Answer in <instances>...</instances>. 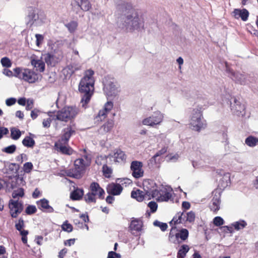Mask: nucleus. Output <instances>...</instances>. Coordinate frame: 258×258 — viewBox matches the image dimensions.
Listing matches in <instances>:
<instances>
[{
    "instance_id": "obj_4",
    "label": "nucleus",
    "mask_w": 258,
    "mask_h": 258,
    "mask_svg": "<svg viewBox=\"0 0 258 258\" xmlns=\"http://www.w3.org/2000/svg\"><path fill=\"white\" fill-rule=\"evenodd\" d=\"M206 106L198 104L190 111L189 124L192 130L200 132L207 126L206 121L204 119L203 112Z\"/></svg>"
},
{
    "instance_id": "obj_54",
    "label": "nucleus",
    "mask_w": 258,
    "mask_h": 258,
    "mask_svg": "<svg viewBox=\"0 0 258 258\" xmlns=\"http://www.w3.org/2000/svg\"><path fill=\"white\" fill-rule=\"evenodd\" d=\"M148 207L150 208L151 212L155 213L157 211L158 205L156 202L151 201L148 203Z\"/></svg>"
},
{
    "instance_id": "obj_20",
    "label": "nucleus",
    "mask_w": 258,
    "mask_h": 258,
    "mask_svg": "<svg viewBox=\"0 0 258 258\" xmlns=\"http://www.w3.org/2000/svg\"><path fill=\"white\" fill-rule=\"evenodd\" d=\"M81 65L79 63H73L68 65L62 70V73L66 77H70L76 71L80 70Z\"/></svg>"
},
{
    "instance_id": "obj_15",
    "label": "nucleus",
    "mask_w": 258,
    "mask_h": 258,
    "mask_svg": "<svg viewBox=\"0 0 258 258\" xmlns=\"http://www.w3.org/2000/svg\"><path fill=\"white\" fill-rule=\"evenodd\" d=\"M233 102L231 101V110L232 113L237 116H243L245 114V105L237 100L235 98L232 99Z\"/></svg>"
},
{
    "instance_id": "obj_62",
    "label": "nucleus",
    "mask_w": 258,
    "mask_h": 258,
    "mask_svg": "<svg viewBox=\"0 0 258 258\" xmlns=\"http://www.w3.org/2000/svg\"><path fill=\"white\" fill-rule=\"evenodd\" d=\"M17 100L15 98H10L6 100V104L8 106H11L16 103Z\"/></svg>"
},
{
    "instance_id": "obj_49",
    "label": "nucleus",
    "mask_w": 258,
    "mask_h": 258,
    "mask_svg": "<svg viewBox=\"0 0 258 258\" xmlns=\"http://www.w3.org/2000/svg\"><path fill=\"white\" fill-rule=\"evenodd\" d=\"M213 224L216 226H221L224 224V220L222 217L217 216L214 218Z\"/></svg>"
},
{
    "instance_id": "obj_7",
    "label": "nucleus",
    "mask_w": 258,
    "mask_h": 258,
    "mask_svg": "<svg viewBox=\"0 0 258 258\" xmlns=\"http://www.w3.org/2000/svg\"><path fill=\"white\" fill-rule=\"evenodd\" d=\"M90 163L91 158L89 156H85L76 159L74 162V168L68 173V175L76 178H81L86 167L89 166Z\"/></svg>"
},
{
    "instance_id": "obj_25",
    "label": "nucleus",
    "mask_w": 258,
    "mask_h": 258,
    "mask_svg": "<svg viewBox=\"0 0 258 258\" xmlns=\"http://www.w3.org/2000/svg\"><path fill=\"white\" fill-rule=\"evenodd\" d=\"M75 133V129L72 126H68L63 130V133L61 139L59 141L62 142L64 144H67L70 137Z\"/></svg>"
},
{
    "instance_id": "obj_48",
    "label": "nucleus",
    "mask_w": 258,
    "mask_h": 258,
    "mask_svg": "<svg viewBox=\"0 0 258 258\" xmlns=\"http://www.w3.org/2000/svg\"><path fill=\"white\" fill-rule=\"evenodd\" d=\"M234 79L241 84H243L245 83V77L240 74L236 73L234 75Z\"/></svg>"
},
{
    "instance_id": "obj_14",
    "label": "nucleus",
    "mask_w": 258,
    "mask_h": 258,
    "mask_svg": "<svg viewBox=\"0 0 258 258\" xmlns=\"http://www.w3.org/2000/svg\"><path fill=\"white\" fill-rule=\"evenodd\" d=\"M143 164L142 162L133 161L131 164V170L132 175L135 178H139L144 176V171L143 168Z\"/></svg>"
},
{
    "instance_id": "obj_52",
    "label": "nucleus",
    "mask_w": 258,
    "mask_h": 258,
    "mask_svg": "<svg viewBox=\"0 0 258 258\" xmlns=\"http://www.w3.org/2000/svg\"><path fill=\"white\" fill-rule=\"evenodd\" d=\"M16 149V146L15 145H12L5 148L3 151L8 154H12L15 152Z\"/></svg>"
},
{
    "instance_id": "obj_2",
    "label": "nucleus",
    "mask_w": 258,
    "mask_h": 258,
    "mask_svg": "<svg viewBox=\"0 0 258 258\" xmlns=\"http://www.w3.org/2000/svg\"><path fill=\"white\" fill-rule=\"evenodd\" d=\"M94 72L91 70H87L84 77L81 79L78 90L81 94V104L83 107L90 102V100L94 93L95 79L94 77Z\"/></svg>"
},
{
    "instance_id": "obj_26",
    "label": "nucleus",
    "mask_w": 258,
    "mask_h": 258,
    "mask_svg": "<svg viewBox=\"0 0 258 258\" xmlns=\"http://www.w3.org/2000/svg\"><path fill=\"white\" fill-rule=\"evenodd\" d=\"M185 215L186 213L184 212L177 213L170 222V224L172 225L180 223L184 224L186 222Z\"/></svg>"
},
{
    "instance_id": "obj_16",
    "label": "nucleus",
    "mask_w": 258,
    "mask_h": 258,
    "mask_svg": "<svg viewBox=\"0 0 258 258\" xmlns=\"http://www.w3.org/2000/svg\"><path fill=\"white\" fill-rule=\"evenodd\" d=\"M144 191L139 189L133 190L132 192L131 196L133 198L136 199L139 202H142L143 200H151V196L149 194V189L144 186Z\"/></svg>"
},
{
    "instance_id": "obj_61",
    "label": "nucleus",
    "mask_w": 258,
    "mask_h": 258,
    "mask_svg": "<svg viewBox=\"0 0 258 258\" xmlns=\"http://www.w3.org/2000/svg\"><path fill=\"white\" fill-rule=\"evenodd\" d=\"M40 113V111L39 109L35 108L31 112V117L33 119H35L37 117Z\"/></svg>"
},
{
    "instance_id": "obj_31",
    "label": "nucleus",
    "mask_w": 258,
    "mask_h": 258,
    "mask_svg": "<svg viewBox=\"0 0 258 258\" xmlns=\"http://www.w3.org/2000/svg\"><path fill=\"white\" fill-rule=\"evenodd\" d=\"M233 230L239 231L245 228L247 225V222L244 220H239L232 223Z\"/></svg>"
},
{
    "instance_id": "obj_51",
    "label": "nucleus",
    "mask_w": 258,
    "mask_h": 258,
    "mask_svg": "<svg viewBox=\"0 0 258 258\" xmlns=\"http://www.w3.org/2000/svg\"><path fill=\"white\" fill-rule=\"evenodd\" d=\"M154 225L160 227L161 230L163 231H165L167 228V224L159 222L158 221H154Z\"/></svg>"
},
{
    "instance_id": "obj_55",
    "label": "nucleus",
    "mask_w": 258,
    "mask_h": 258,
    "mask_svg": "<svg viewBox=\"0 0 258 258\" xmlns=\"http://www.w3.org/2000/svg\"><path fill=\"white\" fill-rule=\"evenodd\" d=\"M33 164L31 162H26L24 164L23 170L26 173H29L33 168Z\"/></svg>"
},
{
    "instance_id": "obj_10",
    "label": "nucleus",
    "mask_w": 258,
    "mask_h": 258,
    "mask_svg": "<svg viewBox=\"0 0 258 258\" xmlns=\"http://www.w3.org/2000/svg\"><path fill=\"white\" fill-rule=\"evenodd\" d=\"M164 114L160 111H156L150 116L144 118L142 120L143 124L150 126H155L160 125L164 119Z\"/></svg>"
},
{
    "instance_id": "obj_19",
    "label": "nucleus",
    "mask_w": 258,
    "mask_h": 258,
    "mask_svg": "<svg viewBox=\"0 0 258 258\" xmlns=\"http://www.w3.org/2000/svg\"><path fill=\"white\" fill-rule=\"evenodd\" d=\"M114 126V121L113 119H107L98 129V133L100 135H105L110 132Z\"/></svg>"
},
{
    "instance_id": "obj_38",
    "label": "nucleus",
    "mask_w": 258,
    "mask_h": 258,
    "mask_svg": "<svg viewBox=\"0 0 258 258\" xmlns=\"http://www.w3.org/2000/svg\"><path fill=\"white\" fill-rule=\"evenodd\" d=\"M21 134V132L16 127H13L11 129V137L14 140H18Z\"/></svg>"
},
{
    "instance_id": "obj_9",
    "label": "nucleus",
    "mask_w": 258,
    "mask_h": 258,
    "mask_svg": "<svg viewBox=\"0 0 258 258\" xmlns=\"http://www.w3.org/2000/svg\"><path fill=\"white\" fill-rule=\"evenodd\" d=\"M103 91L107 99L111 101L118 97L120 90L117 83L106 81L104 84Z\"/></svg>"
},
{
    "instance_id": "obj_32",
    "label": "nucleus",
    "mask_w": 258,
    "mask_h": 258,
    "mask_svg": "<svg viewBox=\"0 0 258 258\" xmlns=\"http://www.w3.org/2000/svg\"><path fill=\"white\" fill-rule=\"evenodd\" d=\"M176 228L175 227H172L169 235V240L171 243L176 244L179 243V238L176 232Z\"/></svg>"
},
{
    "instance_id": "obj_30",
    "label": "nucleus",
    "mask_w": 258,
    "mask_h": 258,
    "mask_svg": "<svg viewBox=\"0 0 258 258\" xmlns=\"http://www.w3.org/2000/svg\"><path fill=\"white\" fill-rule=\"evenodd\" d=\"M220 195H215L212 200L210 205L211 210L214 212H217L220 209Z\"/></svg>"
},
{
    "instance_id": "obj_22",
    "label": "nucleus",
    "mask_w": 258,
    "mask_h": 258,
    "mask_svg": "<svg viewBox=\"0 0 258 258\" xmlns=\"http://www.w3.org/2000/svg\"><path fill=\"white\" fill-rule=\"evenodd\" d=\"M233 16L235 19L241 18L243 21H246L249 16V12L245 9H236L233 12Z\"/></svg>"
},
{
    "instance_id": "obj_41",
    "label": "nucleus",
    "mask_w": 258,
    "mask_h": 258,
    "mask_svg": "<svg viewBox=\"0 0 258 258\" xmlns=\"http://www.w3.org/2000/svg\"><path fill=\"white\" fill-rule=\"evenodd\" d=\"M167 151V148L164 147L158 151L150 160L151 163H156V158L165 154Z\"/></svg>"
},
{
    "instance_id": "obj_40",
    "label": "nucleus",
    "mask_w": 258,
    "mask_h": 258,
    "mask_svg": "<svg viewBox=\"0 0 258 258\" xmlns=\"http://www.w3.org/2000/svg\"><path fill=\"white\" fill-rule=\"evenodd\" d=\"M70 33H74L77 28L78 23L76 21H72L65 25Z\"/></svg>"
},
{
    "instance_id": "obj_12",
    "label": "nucleus",
    "mask_w": 258,
    "mask_h": 258,
    "mask_svg": "<svg viewBox=\"0 0 258 258\" xmlns=\"http://www.w3.org/2000/svg\"><path fill=\"white\" fill-rule=\"evenodd\" d=\"M10 213L13 218H16L22 212L23 205L18 200H10L9 203Z\"/></svg>"
},
{
    "instance_id": "obj_37",
    "label": "nucleus",
    "mask_w": 258,
    "mask_h": 258,
    "mask_svg": "<svg viewBox=\"0 0 258 258\" xmlns=\"http://www.w3.org/2000/svg\"><path fill=\"white\" fill-rule=\"evenodd\" d=\"M35 141L30 137H26L22 141L23 145L28 148H32L35 145Z\"/></svg>"
},
{
    "instance_id": "obj_17",
    "label": "nucleus",
    "mask_w": 258,
    "mask_h": 258,
    "mask_svg": "<svg viewBox=\"0 0 258 258\" xmlns=\"http://www.w3.org/2000/svg\"><path fill=\"white\" fill-rule=\"evenodd\" d=\"M71 5L74 8H80L83 11H88L91 8V5L88 0H73Z\"/></svg>"
},
{
    "instance_id": "obj_33",
    "label": "nucleus",
    "mask_w": 258,
    "mask_h": 258,
    "mask_svg": "<svg viewBox=\"0 0 258 258\" xmlns=\"http://www.w3.org/2000/svg\"><path fill=\"white\" fill-rule=\"evenodd\" d=\"M245 143L249 147H254L258 145V138L252 136H248L246 138Z\"/></svg>"
},
{
    "instance_id": "obj_24",
    "label": "nucleus",
    "mask_w": 258,
    "mask_h": 258,
    "mask_svg": "<svg viewBox=\"0 0 258 258\" xmlns=\"http://www.w3.org/2000/svg\"><path fill=\"white\" fill-rule=\"evenodd\" d=\"M143 222L140 219H134L132 221L130 224V229L133 234L135 232H141L143 227Z\"/></svg>"
},
{
    "instance_id": "obj_42",
    "label": "nucleus",
    "mask_w": 258,
    "mask_h": 258,
    "mask_svg": "<svg viewBox=\"0 0 258 258\" xmlns=\"http://www.w3.org/2000/svg\"><path fill=\"white\" fill-rule=\"evenodd\" d=\"M97 197L96 195H94L92 192L90 191L85 196V201L87 203H92L96 202V198Z\"/></svg>"
},
{
    "instance_id": "obj_64",
    "label": "nucleus",
    "mask_w": 258,
    "mask_h": 258,
    "mask_svg": "<svg viewBox=\"0 0 258 258\" xmlns=\"http://www.w3.org/2000/svg\"><path fill=\"white\" fill-rule=\"evenodd\" d=\"M9 131L7 128L3 126H0V139L3 137L4 135L8 133Z\"/></svg>"
},
{
    "instance_id": "obj_53",
    "label": "nucleus",
    "mask_w": 258,
    "mask_h": 258,
    "mask_svg": "<svg viewBox=\"0 0 258 258\" xmlns=\"http://www.w3.org/2000/svg\"><path fill=\"white\" fill-rule=\"evenodd\" d=\"M220 229L227 233H232L234 232L233 228L232 225V223L229 226H222Z\"/></svg>"
},
{
    "instance_id": "obj_44",
    "label": "nucleus",
    "mask_w": 258,
    "mask_h": 258,
    "mask_svg": "<svg viewBox=\"0 0 258 258\" xmlns=\"http://www.w3.org/2000/svg\"><path fill=\"white\" fill-rule=\"evenodd\" d=\"M1 63L3 67L7 68H10L12 65L11 60L7 57H3L1 59Z\"/></svg>"
},
{
    "instance_id": "obj_1",
    "label": "nucleus",
    "mask_w": 258,
    "mask_h": 258,
    "mask_svg": "<svg viewBox=\"0 0 258 258\" xmlns=\"http://www.w3.org/2000/svg\"><path fill=\"white\" fill-rule=\"evenodd\" d=\"M145 21V15L141 10L130 7L124 13L122 28L129 32L139 31L144 28Z\"/></svg>"
},
{
    "instance_id": "obj_46",
    "label": "nucleus",
    "mask_w": 258,
    "mask_h": 258,
    "mask_svg": "<svg viewBox=\"0 0 258 258\" xmlns=\"http://www.w3.org/2000/svg\"><path fill=\"white\" fill-rule=\"evenodd\" d=\"M186 213V222L189 223H193L195 221L196 215L192 211H189Z\"/></svg>"
},
{
    "instance_id": "obj_50",
    "label": "nucleus",
    "mask_w": 258,
    "mask_h": 258,
    "mask_svg": "<svg viewBox=\"0 0 258 258\" xmlns=\"http://www.w3.org/2000/svg\"><path fill=\"white\" fill-rule=\"evenodd\" d=\"M24 195V190L23 188H20L14 191L12 194V197L13 198L15 199L18 197H22Z\"/></svg>"
},
{
    "instance_id": "obj_3",
    "label": "nucleus",
    "mask_w": 258,
    "mask_h": 258,
    "mask_svg": "<svg viewBox=\"0 0 258 258\" xmlns=\"http://www.w3.org/2000/svg\"><path fill=\"white\" fill-rule=\"evenodd\" d=\"M143 186L149 189V194L152 198L157 202H167L172 197V189L169 187L161 186L157 187L154 181L150 179L143 182Z\"/></svg>"
},
{
    "instance_id": "obj_28",
    "label": "nucleus",
    "mask_w": 258,
    "mask_h": 258,
    "mask_svg": "<svg viewBox=\"0 0 258 258\" xmlns=\"http://www.w3.org/2000/svg\"><path fill=\"white\" fill-rule=\"evenodd\" d=\"M37 204L40 209L48 213H52L53 208L49 205V202L45 199H43L37 202Z\"/></svg>"
},
{
    "instance_id": "obj_18",
    "label": "nucleus",
    "mask_w": 258,
    "mask_h": 258,
    "mask_svg": "<svg viewBox=\"0 0 258 258\" xmlns=\"http://www.w3.org/2000/svg\"><path fill=\"white\" fill-rule=\"evenodd\" d=\"M42 58V55L40 57L34 56L31 58V63L32 66L36 69V70L40 72H43L45 70V65Z\"/></svg>"
},
{
    "instance_id": "obj_45",
    "label": "nucleus",
    "mask_w": 258,
    "mask_h": 258,
    "mask_svg": "<svg viewBox=\"0 0 258 258\" xmlns=\"http://www.w3.org/2000/svg\"><path fill=\"white\" fill-rule=\"evenodd\" d=\"M102 171L103 175L107 178L111 177V175L112 172V170L110 167H108L106 165H104L102 167Z\"/></svg>"
},
{
    "instance_id": "obj_39",
    "label": "nucleus",
    "mask_w": 258,
    "mask_h": 258,
    "mask_svg": "<svg viewBox=\"0 0 258 258\" xmlns=\"http://www.w3.org/2000/svg\"><path fill=\"white\" fill-rule=\"evenodd\" d=\"M177 233L178 238L182 241L185 240L188 237V231L186 229H181Z\"/></svg>"
},
{
    "instance_id": "obj_56",
    "label": "nucleus",
    "mask_w": 258,
    "mask_h": 258,
    "mask_svg": "<svg viewBox=\"0 0 258 258\" xmlns=\"http://www.w3.org/2000/svg\"><path fill=\"white\" fill-rule=\"evenodd\" d=\"M36 38V44L37 46H39L42 43L44 37L42 35L39 34H36L35 35Z\"/></svg>"
},
{
    "instance_id": "obj_13",
    "label": "nucleus",
    "mask_w": 258,
    "mask_h": 258,
    "mask_svg": "<svg viewBox=\"0 0 258 258\" xmlns=\"http://www.w3.org/2000/svg\"><path fill=\"white\" fill-rule=\"evenodd\" d=\"M113 102L111 100L107 101L103 105L102 109H101L95 117V119L97 121H102L105 119L108 114L112 110L113 108Z\"/></svg>"
},
{
    "instance_id": "obj_8",
    "label": "nucleus",
    "mask_w": 258,
    "mask_h": 258,
    "mask_svg": "<svg viewBox=\"0 0 258 258\" xmlns=\"http://www.w3.org/2000/svg\"><path fill=\"white\" fill-rule=\"evenodd\" d=\"M78 112L79 110L76 107H65L57 112L56 119L61 121L68 122L74 119Z\"/></svg>"
},
{
    "instance_id": "obj_35",
    "label": "nucleus",
    "mask_w": 258,
    "mask_h": 258,
    "mask_svg": "<svg viewBox=\"0 0 258 258\" xmlns=\"http://www.w3.org/2000/svg\"><path fill=\"white\" fill-rule=\"evenodd\" d=\"M230 183V175L227 173L224 174L222 178L220 180V185L221 188H224L228 186Z\"/></svg>"
},
{
    "instance_id": "obj_58",
    "label": "nucleus",
    "mask_w": 258,
    "mask_h": 258,
    "mask_svg": "<svg viewBox=\"0 0 258 258\" xmlns=\"http://www.w3.org/2000/svg\"><path fill=\"white\" fill-rule=\"evenodd\" d=\"M36 208L34 206L30 205L27 207L25 212L28 215L35 213L36 212Z\"/></svg>"
},
{
    "instance_id": "obj_27",
    "label": "nucleus",
    "mask_w": 258,
    "mask_h": 258,
    "mask_svg": "<svg viewBox=\"0 0 258 258\" xmlns=\"http://www.w3.org/2000/svg\"><path fill=\"white\" fill-rule=\"evenodd\" d=\"M62 142L58 141L55 144V147L57 151L61 152L63 154L71 155L73 150L70 147L66 146Z\"/></svg>"
},
{
    "instance_id": "obj_23",
    "label": "nucleus",
    "mask_w": 258,
    "mask_h": 258,
    "mask_svg": "<svg viewBox=\"0 0 258 258\" xmlns=\"http://www.w3.org/2000/svg\"><path fill=\"white\" fill-rule=\"evenodd\" d=\"M90 191L98 198H102L104 194V190L100 186L98 183L93 182L90 185Z\"/></svg>"
},
{
    "instance_id": "obj_5",
    "label": "nucleus",
    "mask_w": 258,
    "mask_h": 258,
    "mask_svg": "<svg viewBox=\"0 0 258 258\" xmlns=\"http://www.w3.org/2000/svg\"><path fill=\"white\" fill-rule=\"evenodd\" d=\"M27 18L28 24L35 27L43 25L47 20L45 13L35 7L29 8Z\"/></svg>"
},
{
    "instance_id": "obj_36",
    "label": "nucleus",
    "mask_w": 258,
    "mask_h": 258,
    "mask_svg": "<svg viewBox=\"0 0 258 258\" xmlns=\"http://www.w3.org/2000/svg\"><path fill=\"white\" fill-rule=\"evenodd\" d=\"M83 195V191L81 189H77L71 194V198L73 200H80Z\"/></svg>"
},
{
    "instance_id": "obj_11",
    "label": "nucleus",
    "mask_w": 258,
    "mask_h": 258,
    "mask_svg": "<svg viewBox=\"0 0 258 258\" xmlns=\"http://www.w3.org/2000/svg\"><path fill=\"white\" fill-rule=\"evenodd\" d=\"M126 158V156L124 152L120 149H117L107 156L106 162L108 164H121L125 161Z\"/></svg>"
},
{
    "instance_id": "obj_60",
    "label": "nucleus",
    "mask_w": 258,
    "mask_h": 258,
    "mask_svg": "<svg viewBox=\"0 0 258 258\" xmlns=\"http://www.w3.org/2000/svg\"><path fill=\"white\" fill-rule=\"evenodd\" d=\"M26 104V109L27 110H31L33 107L34 100L32 99H28L27 100Z\"/></svg>"
},
{
    "instance_id": "obj_47",
    "label": "nucleus",
    "mask_w": 258,
    "mask_h": 258,
    "mask_svg": "<svg viewBox=\"0 0 258 258\" xmlns=\"http://www.w3.org/2000/svg\"><path fill=\"white\" fill-rule=\"evenodd\" d=\"M62 230L68 232H71L73 230V226L68 223V221H66L61 225Z\"/></svg>"
},
{
    "instance_id": "obj_57",
    "label": "nucleus",
    "mask_w": 258,
    "mask_h": 258,
    "mask_svg": "<svg viewBox=\"0 0 258 258\" xmlns=\"http://www.w3.org/2000/svg\"><path fill=\"white\" fill-rule=\"evenodd\" d=\"M179 157V156L178 154H170L168 155L167 156V160L172 162L177 161Z\"/></svg>"
},
{
    "instance_id": "obj_34",
    "label": "nucleus",
    "mask_w": 258,
    "mask_h": 258,
    "mask_svg": "<svg viewBox=\"0 0 258 258\" xmlns=\"http://www.w3.org/2000/svg\"><path fill=\"white\" fill-rule=\"evenodd\" d=\"M189 250V247L186 244L182 245L177 252V257L178 258H184Z\"/></svg>"
},
{
    "instance_id": "obj_6",
    "label": "nucleus",
    "mask_w": 258,
    "mask_h": 258,
    "mask_svg": "<svg viewBox=\"0 0 258 258\" xmlns=\"http://www.w3.org/2000/svg\"><path fill=\"white\" fill-rule=\"evenodd\" d=\"M14 76L29 83L37 82L41 75L33 71L26 68H16L13 70Z\"/></svg>"
},
{
    "instance_id": "obj_21",
    "label": "nucleus",
    "mask_w": 258,
    "mask_h": 258,
    "mask_svg": "<svg viewBox=\"0 0 258 258\" xmlns=\"http://www.w3.org/2000/svg\"><path fill=\"white\" fill-rule=\"evenodd\" d=\"M122 190V187L119 183H111L107 187V192L114 196L120 194Z\"/></svg>"
},
{
    "instance_id": "obj_29",
    "label": "nucleus",
    "mask_w": 258,
    "mask_h": 258,
    "mask_svg": "<svg viewBox=\"0 0 258 258\" xmlns=\"http://www.w3.org/2000/svg\"><path fill=\"white\" fill-rule=\"evenodd\" d=\"M42 58H43L47 66H54L57 62V58L53 54L46 53L42 54Z\"/></svg>"
},
{
    "instance_id": "obj_59",
    "label": "nucleus",
    "mask_w": 258,
    "mask_h": 258,
    "mask_svg": "<svg viewBox=\"0 0 258 258\" xmlns=\"http://www.w3.org/2000/svg\"><path fill=\"white\" fill-rule=\"evenodd\" d=\"M24 226V221L22 218H20L19 220L16 223L15 227L17 230H20L23 229Z\"/></svg>"
},
{
    "instance_id": "obj_63",
    "label": "nucleus",
    "mask_w": 258,
    "mask_h": 258,
    "mask_svg": "<svg viewBox=\"0 0 258 258\" xmlns=\"http://www.w3.org/2000/svg\"><path fill=\"white\" fill-rule=\"evenodd\" d=\"M107 258H121V255L114 251H109L108 254Z\"/></svg>"
},
{
    "instance_id": "obj_43",
    "label": "nucleus",
    "mask_w": 258,
    "mask_h": 258,
    "mask_svg": "<svg viewBox=\"0 0 258 258\" xmlns=\"http://www.w3.org/2000/svg\"><path fill=\"white\" fill-rule=\"evenodd\" d=\"M47 115L49 117L47 118H44L42 121V125L44 128H48L50 126L52 120L50 117L52 115V112H47Z\"/></svg>"
}]
</instances>
